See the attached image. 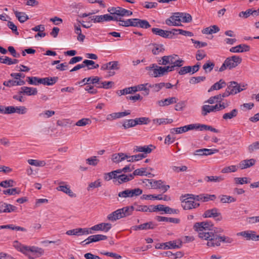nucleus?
<instances>
[{
	"label": "nucleus",
	"mask_w": 259,
	"mask_h": 259,
	"mask_svg": "<svg viewBox=\"0 0 259 259\" xmlns=\"http://www.w3.org/2000/svg\"><path fill=\"white\" fill-rule=\"evenodd\" d=\"M134 179V177L132 174H130L128 175H126L124 174H121L118 175V181L119 184H122L123 183H125L128 182Z\"/></svg>",
	"instance_id": "obj_34"
},
{
	"label": "nucleus",
	"mask_w": 259,
	"mask_h": 259,
	"mask_svg": "<svg viewBox=\"0 0 259 259\" xmlns=\"http://www.w3.org/2000/svg\"><path fill=\"white\" fill-rule=\"evenodd\" d=\"M179 15H181V16H180L181 21L184 23H189L192 20V16L188 13H180Z\"/></svg>",
	"instance_id": "obj_40"
},
{
	"label": "nucleus",
	"mask_w": 259,
	"mask_h": 259,
	"mask_svg": "<svg viewBox=\"0 0 259 259\" xmlns=\"http://www.w3.org/2000/svg\"><path fill=\"white\" fill-rule=\"evenodd\" d=\"M7 25L10 29H11L13 33L17 35H19V33L17 30V27L13 22L8 21Z\"/></svg>",
	"instance_id": "obj_55"
},
{
	"label": "nucleus",
	"mask_w": 259,
	"mask_h": 259,
	"mask_svg": "<svg viewBox=\"0 0 259 259\" xmlns=\"http://www.w3.org/2000/svg\"><path fill=\"white\" fill-rule=\"evenodd\" d=\"M58 80L57 76L53 77L39 78L36 76H28L26 78V81L29 84L34 85L43 84L45 85H52L56 83Z\"/></svg>",
	"instance_id": "obj_3"
},
{
	"label": "nucleus",
	"mask_w": 259,
	"mask_h": 259,
	"mask_svg": "<svg viewBox=\"0 0 259 259\" xmlns=\"http://www.w3.org/2000/svg\"><path fill=\"white\" fill-rule=\"evenodd\" d=\"M137 27H139L143 29H147L151 27V25L149 22L146 20H142L138 19L137 20Z\"/></svg>",
	"instance_id": "obj_37"
},
{
	"label": "nucleus",
	"mask_w": 259,
	"mask_h": 259,
	"mask_svg": "<svg viewBox=\"0 0 259 259\" xmlns=\"http://www.w3.org/2000/svg\"><path fill=\"white\" fill-rule=\"evenodd\" d=\"M136 125H137V122H136L135 119L125 120L122 124V126L125 130L135 126Z\"/></svg>",
	"instance_id": "obj_39"
},
{
	"label": "nucleus",
	"mask_w": 259,
	"mask_h": 259,
	"mask_svg": "<svg viewBox=\"0 0 259 259\" xmlns=\"http://www.w3.org/2000/svg\"><path fill=\"white\" fill-rule=\"evenodd\" d=\"M136 122H137V125L138 124H147L149 123L150 121V120L148 117H143L136 118L135 119Z\"/></svg>",
	"instance_id": "obj_58"
},
{
	"label": "nucleus",
	"mask_w": 259,
	"mask_h": 259,
	"mask_svg": "<svg viewBox=\"0 0 259 259\" xmlns=\"http://www.w3.org/2000/svg\"><path fill=\"white\" fill-rule=\"evenodd\" d=\"M220 31V28L217 25H212L203 29L202 32L204 34H212L217 33Z\"/></svg>",
	"instance_id": "obj_33"
},
{
	"label": "nucleus",
	"mask_w": 259,
	"mask_h": 259,
	"mask_svg": "<svg viewBox=\"0 0 259 259\" xmlns=\"http://www.w3.org/2000/svg\"><path fill=\"white\" fill-rule=\"evenodd\" d=\"M241 61L242 58L238 56L234 55L228 57L219 68V71L223 72L226 69L231 70L237 66Z\"/></svg>",
	"instance_id": "obj_4"
},
{
	"label": "nucleus",
	"mask_w": 259,
	"mask_h": 259,
	"mask_svg": "<svg viewBox=\"0 0 259 259\" xmlns=\"http://www.w3.org/2000/svg\"><path fill=\"white\" fill-rule=\"evenodd\" d=\"M14 14L18 21L21 23L25 22L29 19L28 16L25 12L14 11Z\"/></svg>",
	"instance_id": "obj_29"
},
{
	"label": "nucleus",
	"mask_w": 259,
	"mask_h": 259,
	"mask_svg": "<svg viewBox=\"0 0 259 259\" xmlns=\"http://www.w3.org/2000/svg\"><path fill=\"white\" fill-rule=\"evenodd\" d=\"M92 21L94 23L102 22L103 21H109L113 20H116L115 16H110L109 14H105L104 15L95 16L93 17H90Z\"/></svg>",
	"instance_id": "obj_13"
},
{
	"label": "nucleus",
	"mask_w": 259,
	"mask_h": 259,
	"mask_svg": "<svg viewBox=\"0 0 259 259\" xmlns=\"http://www.w3.org/2000/svg\"><path fill=\"white\" fill-rule=\"evenodd\" d=\"M250 50V47L246 44H240L237 46L232 47L230 51L232 53H243L248 52Z\"/></svg>",
	"instance_id": "obj_18"
},
{
	"label": "nucleus",
	"mask_w": 259,
	"mask_h": 259,
	"mask_svg": "<svg viewBox=\"0 0 259 259\" xmlns=\"http://www.w3.org/2000/svg\"><path fill=\"white\" fill-rule=\"evenodd\" d=\"M134 210L133 206H126L122 208L118 209L107 216L108 220L114 222L122 218H125L131 215Z\"/></svg>",
	"instance_id": "obj_2"
},
{
	"label": "nucleus",
	"mask_w": 259,
	"mask_h": 259,
	"mask_svg": "<svg viewBox=\"0 0 259 259\" xmlns=\"http://www.w3.org/2000/svg\"><path fill=\"white\" fill-rule=\"evenodd\" d=\"M255 159L251 158L250 159H245L242 160L239 164V166L241 169L249 168L255 164Z\"/></svg>",
	"instance_id": "obj_20"
},
{
	"label": "nucleus",
	"mask_w": 259,
	"mask_h": 259,
	"mask_svg": "<svg viewBox=\"0 0 259 259\" xmlns=\"http://www.w3.org/2000/svg\"><path fill=\"white\" fill-rule=\"evenodd\" d=\"M214 65L213 62L208 61L203 65V69L205 70L206 73L210 72L212 70Z\"/></svg>",
	"instance_id": "obj_46"
},
{
	"label": "nucleus",
	"mask_w": 259,
	"mask_h": 259,
	"mask_svg": "<svg viewBox=\"0 0 259 259\" xmlns=\"http://www.w3.org/2000/svg\"><path fill=\"white\" fill-rule=\"evenodd\" d=\"M119 65L118 61H111L108 62V70H118Z\"/></svg>",
	"instance_id": "obj_62"
},
{
	"label": "nucleus",
	"mask_w": 259,
	"mask_h": 259,
	"mask_svg": "<svg viewBox=\"0 0 259 259\" xmlns=\"http://www.w3.org/2000/svg\"><path fill=\"white\" fill-rule=\"evenodd\" d=\"M3 192L5 195H14L16 194H19L20 193V190L18 188H15L3 190Z\"/></svg>",
	"instance_id": "obj_45"
},
{
	"label": "nucleus",
	"mask_w": 259,
	"mask_h": 259,
	"mask_svg": "<svg viewBox=\"0 0 259 259\" xmlns=\"http://www.w3.org/2000/svg\"><path fill=\"white\" fill-rule=\"evenodd\" d=\"M87 163L93 166H96L99 162V160L97 158L96 156H92L86 159Z\"/></svg>",
	"instance_id": "obj_61"
},
{
	"label": "nucleus",
	"mask_w": 259,
	"mask_h": 259,
	"mask_svg": "<svg viewBox=\"0 0 259 259\" xmlns=\"http://www.w3.org/2000/svg\"><path fill=\"white\" fill-rule=\"evenodd\" d=\"M208 125L200 124V123H195V124H191V130H198L200 131H207Z\"/></svg>",
	"instance_id": "obj_42"
},
{
	"label": "nucleus",
	"mask_w": 259,
	"mask_h": 259,
	"mask_svg": "<svg viewBox=\"0 0 259 259\" xmlns=\"http://www.w3.org/2000/svg\"><path fill=\"white\" fill-rule=\"evenodd\" d=\"M234 181L236 185H243L244 184H248L250 182L248 181V178L247 177H236L234 179Z\"/></svg>",
	"instance_id": "obj_59"
},
{
	"label": "nucleus",
	"mask_w": 259,
	"mask_h": 259,
	"mask_svg": "<svg viewBox=\"0 0 259 259\" xmlns=\"http://www.w3.org/2000/svg\"><path fill=\"white\" fill-rule=\"evenodd\" d=\"M135 92L137 91H143L145 92V95L149 94V89L147 88L146 85L145 84H139L137 86H134Z\"/></svg>",
	"instance_id": "obj_44"
},
{
	"label": "nucleus",
	"mask_w": 259,
	"mask_h": 259,
	"mask_svg": "<svg viewBox=\"0 0 259 259\" xmlns=\"http://www.w3.org/2000/svg\"><path fill=\"white\" fill-rule=\"evenodd\" d=\"M194 230L198 233V237L207 241L206 245L209 247H219L221 243H232L233 239L225 235L221 236L224 230L221 228L214 227L211 222H202L194 225Z\"/></svg>",
	"instance_id": "obj_1"
},
{
	"label": "nucleus",
	"mask_w": 259,
	"mask_h": 259,
	"mask_svg": "<svg viewBox=\"0 0 259 259\" xmlns=\"http://www.w3.org/2000/svg\"><path fill=\"white\" fill-rule=\"evenodd\" d=\"M178 57L177 55L164 56L158 61L159 65L166 66L167 64H172L174 59Z\"/></svg>",
	"instance_id": "obj_17"
},
{
	"label": "nucleus",
	"mask_w": 259,
	"mask_h": 259,
	"mask_svg": "<svg viewBox=\"0 0 259 259\" xmlns=\"http://www.w3.org/2000/svg\"><path fill=\"white\" fill-rule=\"evenodd\" d=\"M28 163L35 166H44L46 165V162L44 160H38L35 159H29Z\"/></svg>",
	"instance_id": "obj_43"
},
{
	"label": "nucleus",
	"mask_w": 259,
	"mask_h": 259,
	"mask_svg": "<svg viewBox=\"0 0 259 259\" xmlns=\"http://www.w3.org/2000/svg\"><path fill=\"white\" fill-rule=\"evenodd\" d=\"M107 239V237L106 235L97 234L89 236L87 239L82 241V243L85 242V245H88L92 242H95L101 240H104Z\"/></svg>",
	"instance_id": "obj_14"
},
{
	"label": "nucleus",
	"mask_w": 259,
	"mask_h": 259,
	"mask_svg": "<svg viewBox=\"0 0 259 259\" xmlns=\"http://www.w3.org/2000/svg\"><path fill=\"white\" fill-rule=\"evenodd\" d=\"M191 124L185 125L182 127L172 128L170 130L172 134H180L191 130Z\"/></svg>",
	"instance_id": "obj_23"
},
{
	"label": "nucleus",
	"mask_w": 259,
	"mask_h": 259,
	"mask_svg": "<svg viewBox=\"0 0 259 259\" xmlns=\"http://www.w3.org/2000/svg\"><path fill=\"white\" fill-rule=\"evenodd\" d=\"M112 225L110 223H102L98 224L97 225H94L90 228V231H103L105 232H107L111 228Z\"/></svg>",
	"instance_id": "obj_12"
},
{
	"label": "nucleus",
	"mask_w": 259,
	"mask_h": 259,
	"mask_svg": "<svg viewBox=\"0 0 259 259\" xmlns=\"http://www.w3.org/2000/svg\"><path fill=\"white\" fill-rule=\"evenodd\" d=\"M256 150H259V142H255L248 147V150L249 153H252Z\"/></svg>",
	"instance_id": "obj_64"
},
{
	"label": "nucleus",
	"mask_w": 259,
	"mask_h": 259,
	"mask_svg": "<svg viewBox=\"0 0 259 259\" xmlns=\"http://www.w3.org/2000/svg\"><path fill=\"white\" fill-rule=\"evenodd\" d=\"M91 123V120L89 118H84L77 121L75 125L78 126H83Z\"/></svg>",
	"instance_id": "obj_49"
},
{
	"label": "nucleus",
	"mask_w": 259,
	"mask_h": 259,
	"mask_svg": "<svg viewBox=\"0 0 259 259\" xmlns=\"http://www.w3.org/2000/svg\"><path fill=\"white\" fill-rule=\"evenodd\" d=\"M203 194H201L199 195H194L192 194H186L184 195H182V197L185 198L186 197L189 196V198H191L194 200L196 201H202Z\"/></svg>",
	"instance_id": "obj_57"
},
{
	"label": "nucleus",
	"mask_w": 259,
	"mask_h": 259,
	"mask_svg": "<svg viewBox=\"0 0 259 259\" xmlns=\"http://www.w3.org/2000/svg\"><path fill=\"white\" fill-rule=\"evenodd\" d=\"M1 113L9 114L15 113V109L14 106H7L3 107V109L1 108Z\"/></svg>",
	"instance_id": "obj_51"
},
{
	"label": "nucleus",
	"mask_w": 259,
	"mask_h": 259,
	"mask_svg": "<svg viewBox=\"0 0 259 259\" xmlns=\"http://www.w3.org/2000/svg\"><path fill=\"white\" fill-rule=\"evenodd\" d=\"M205 181L209 182L219 183L224 180L223 176H205L204 178Z\"/></svg>",
	"instance_id": "obj_32"
},
{
	"label": "nucleus",
	"mask_w": 259,
	"mask_h": 259,
	"mask_svg": "<svg viewBox=\"0 0 259 259\" xmlns=\"http://www.w3.org/2000/svg\"><path fill=\"white\" fill-rule=\"evenodd\" d=\"M149 46L150 47L152 54L154 55H158L160 53H163L165 51L164 47L162 44L151 43Z\"/></svg>",
	"instance_id": "obj_16"
},
{
	"label": "nucleus",
	"mask_w": 259,
	"mask_h": 259,
	"mask_svg": "<svg viewBox=\"0 0 259 259\" xmlns=\"http://www.w3.org/2000/svg\"><path fill=\"white\" fill-rule=\"evenodd\" d=\"M116 9H117L116 15L119 16H130L132 15L133 12L130 10H127L125 9L122 8L120 7H117Z\"/></svg>",
	"instance_id": "obj_31"
},
{
	"label": "nucleus",
	"mask_w": 259,
	"mask_h": 259,
	"mask_svg": "<svg viewBox=\"0 0 259 259\" xmlns=\"http://www.w3.org/2000/svg\"><path fill=\"white\" fill-rule=\"evenodd\" d=\"M146 170L147 168L145 167L137 169L134 170L132 175H133L134 178L135 176H147Z\"/></svg>",
	"instance_id": "obj_48"
},
{
	"label": "nucleus",
	"mask_w": 259,
	"mask_h": 259,
	"mask_svg": "<svg viewBox=\"0 0 259 259\" xmlns=\"http://www.w3.org/2000/svg\"><path fill=\"white\" fill-rule=\"evenodd\" d=\"M206 77L205 76L192 77L190 79L189 82L191 84H196L204 81Z\"/></svg>",
	"instance_id": "obj_56"
},
{
	"label": "nucleus",
	"mask_w": 259,
	"mask_h": 259,
	"mask_svg": "<svg viewBox=\"0 0 259 259\" xmlns=\"http://www.w3.org/2000/svg\"><path fill=\"white\" fill-rule=\"evenodd\" d=\"M143 191L140 188L134 189H126L124 191L120 192L118 196L119 197L127 198L138 196L142 194Z\"/></svg>",
	"instance_id": "obj_9"
},
{
	"label": "nucleus",
	"mask_w": 259,
	"mask_h": 259,
	"mask_svg": "<svg viewBox=\"0 0 259 259\" xmlns=\"http://www.w3.org/2000/svg\"><path fill=\"white\" fill-rule=\"evenodd\" d=\"M99 83L102 84V85H97V88H104L105 89H111L112 85L114 84V82L113 81H102L100 82Z\"/></svg>",
	"instance_id": "obj_54"
},
{
	"label": "nucleus",
	"mask_w": 259,
	"mask_h": 259,
	"mask_svg": "<svg viewBox=\"0 0 259 259\" xmlns=\"http://www.w3.org/2000/svg\"><path fill=\"white\" fill-rule=\"evenodd\" d=\"M238 111L236 109H233L230 112L226 113L223 115V118L225 120L231 119L237 116Z\"/></svg>",
	"instance_id": "obj_36"
},
{
	"label": "nucleus",
	"mask_w": 259,
	"mask_h": 259,
	"mask_svg": "<svg viewBox=\"0 0 259 259\" xmlns=\"http://www.w3.org/2000/svg\"><path fill=\"white\" fill-rule=\"evenodd\" d=\"M128 162H134L142 159L143 158L146 157V155L144 154H138L133 156H128Z\"/></svg>",
	"instance_id": "obj_41"
},
{
	"label": "nucleus",
	"mask_w": 259,
	"mask_h": 259,
	"mask_svg": "<svg viewBox=\"0 0 259 259\" xmlns=\"http://www.w3.org/2000/svg\"><path fill=\"white\" fill-rule=\"evenodd\" d=\"M128 158V155L123 153H115L112 155V160L115 163H119Z\"/></svg>",
	"instance_id": "obj_25"
},
{
	"label": "nucleus",
	"mask_w": 259,
	"mask_h": 259,
	"mask_svg": "<svg viewBox=\"0 0 259 259\" xmlns=\"http://www.w3.org/2000/svg\"><path fill=\"white\" fill-rule=\"evenodd\" d=\"M221 215V213L218 212V209L216 208L207 210L203 214L204 218H216Z\"/></svg>",
	"instance_id": "obj_24"
},
{
	"label": "nucleus",
	"mask_w": 259,
	"mask_h": 259,
	"mask_svg": "<svg viewBox=\"0 0 259 259\" xmlns=\"http://www.w3.org/2000/svg\"><path fill=\"white\" fill-rule=\"evenodd\" d=\"M182 206L185 210H189L193 208H196L200 206V204L194 202V200L189 198V196L185 198L181 197Z\"/></svg>",
	"instance_id": "obj_8"
},
{
	"label": "nucleus",
	"mask_w": 259,
	"mask_h": 259,
	"mask_svg": "<svg viewBox=\"0 0 259 259\" xmlns=\"http://www.w3.org/2000/svg\"><path fill=\"white\" fill-rule=\"evenodd\" d=\"M56 189L58 191L64 192L71 197H76V194L71 190L70 186L68 185L59 186L57 187Z\"/></svg>",
	"instance_id": "obj_22"
},
{
	"label": "nucleus",
	"mask_w": 259,
	"mask_h": 259,
	"mask_svg": "<svg viewBox=\"0 0 259 259\" xmlns=\"http://www.w3.org/2000/svg\"><path fill=\"white\" fill-rule=\"evenodd\" d=\"M151 147H155L152 145H149L148 146H136L134 149V152H144V154L150 153L152 152V149Z\"/></svg>",
	"instance_id": "obj_21"
},
{
	"label": "nucleus",
	"mask_w": 259,
	"mask_h": 259,
	"mask_svg": "<svg viewBox=\"0 0 259 259\" xmlns=\"http://www.w3.org/2000/svg\"><path fill=\"white\" fill-rule=\"evenodd\" d=\"M1 229H9L12 230L21 231H26V229L24 228L21 227L19 226H16L13 224L7 225H1Z\"/></svg>",
	"instance_id": "obj_38"
},
{
	"label": "nucleus",
	"mask_w": 259,
	"mask_h": 259,
	"mask_svg": "<svg viewBox=\"0 0 259 259\" xmlns=\"http://www.w3.org/2000/svg\"><path fill=\"white\" fill-rule=\"evenodd\" d=\"M17 210V208L10 204L4 203L1 205V212H15Z\"/></svg>",
	"instance_id": "obj_26"
},
{
	"label": "nucleus",
	"mask_w": 259,
	"mask_h": 259,
	"mask_svg": "<svg viewBox=\"0 0 259 259\" xmlns=\"http://www.w3.org/2000/svg\"><path fill=\"white\" fill-rule=\"evenodd\" d=\"M173 122V120L172 119L168 118H155L153 120V122L154 124H157L158 125L161 124H166L171 123Z\"/></svg>",
	"instance_id": "obj_35"
},
{
	"label": "nucleus",
	"mask_w": 259,
	"mask_h": 259,
	"mask_svg": "<svg viewBox=\"0 0 259 259\" xmlns=\"http://www.w3.org/2000/svg\"><path fill=\"white\" fill-rule=\"evenodd\" d=\"M170 168L173 171L175 172H179L181 171H187L188 167L185 165H183L180 167L176 166H170Z\"/></svg>",
	"instance_id": "obj_63"
},
{
	"label": "nucleus",
	"mask_w": 259,
	"mask_h": 259,
	"mask_svg": "<svg viewBox=\"0 0 259 259\" xmlns=\"http://www.w3.org/2000/svg\"><path fill=\"white\" fill-rule=\"evenodd\" d=\"M178 99L175 97H169L164 99L159 100L157 102V104L160 107L167 106L169 105L176 103Z\"/></svg>",
	"instance_id": "obj_15"
},
{
	"label": "nucleus",
	"mask_w": 259,
	"mask_h": 259,
	"mask_svg": "<svg viewBox=\"0 0 259 259\" xmlns=\"http://www.w3.org/2000/svg\"><path fill=\"white\" fill-rule=\"evenodd\" d=\"M148 181H150V183L152 188L153 189H159L161 187V184H163V181L161 180L154 181L152 180H147Z\"/></svg>",
	"instance_id": "obj_52"
},
{
	"label": "nucleus",
	"mask_w": 259,
	"mask_h": 259,
	"mask_svg": "<svg viewBox=\"0 0 259 259\" xmlns=\"http://www.w3.org/2000/svg\"><path fill=\"white\" fill-rule=\"evenodd\" d=\"M13 246L19 251L22 252V253L27 255L28 252H32L38 253L40 255H41L44 253V250L38 247L35 246H28L26 245H24L20 243H19L17 241H15L14 242Z\"/></svg>",
	"instance_id": "obj_5"
},
{
	"label": "nucleus",
	"mask_w": 259,
	"mask_h": 259,
	"mask_svg": "<svg viewBox=\"0 0 259 259\" xmlns=\"http://www.w3.org/2000/svg\"><path fill=\"white\" fill-rule=\"evenodd\" d=\"M77 232V236H80L84 234H92L93 232L90 231V228H76Z\"/></svg>",
	"instance_id": "obj_53"
},
{
	"label": "nucleus",
	"mask_w": 259,
	"mask_h": 259,
	"mask_svg": "<svg viewBox=\"0 0 259 259\" xmlns=\"http://www.w3.org/2000/svg\"><path fill=\"white\" fill-rule=\"evenodd\" d=\"M145 69L149 71V75L151 77H158L164 75L163 67L159 66L156 64H152L146 67Z\"/></svg>",
	"instance_id": "obj_6"
},
{
	"label": "nucleus",
	"mask_w": 259,
	"mask_h": 259,
	"mask_svg": "<svg viewBox=\"0 0 259 259\" xmlns=\"http://www.w3.org/2000/svg\"><path fill=\"white\" fill-rule=\"evenodd\" d=\"M180 12L175 13L165 21V23L168 26H182L181 23Z\"/></svg>",
	"instance_id": "obj_10"
},
{
	"label": "nucleus",
	"mask_w": 259,
	"mask_h": 259,
	"mask_svg": "<svg viewBox=\"0 0 259 259\" xmlns=\"http://www.w3.org/2000/svg\"><path fill=\"white\" fill-rule=\"evenodd\" d=\"M211 112H213L212 105H204L202 107L201 114L203 116H206Z\"/></svg>",
	"instance_id": "obj_47"
},
{
	"label": "nucleus",
	"mask_w": 259,
	"mask_h": 259,
	"mask_svg": "<svg viewBox=\"0 0 259 259\" xmlns=\"http://www.w3.org/2000/svg\"><path fill=\"white\" fill-rule=\"evenodd\" d=\"M165 244L166 245L164 247V249L180 248L182 246V242L181 241H179V244H177V241L175 240L165 242Z\"/></svg>",
	"instance_id": "obj_28"
},
{
	"label": "nucleus",
	"mask_w": 259,
	"mask_h": 259,
	"mask_svg": "<svg viewBox=\"0 0 259 259\" xmlns=\"http://www.w3.org/2000/svg\"><path fill=\"white\" fill-rule=\"evenodd\" d=\"M247 84H240L236 81H231L229 83L227 88L231 95H236L242 91L245 90Z\"/></svg>",
	"instance_id": "obj_7"
},
{
	"label": "nucleus",
	"mask_w": 259,
	"mask_h": 259,
	"mask_svg": "<svg viewBox=\"0 0 259 259\" xmlns=\"http://www.w3.org/2000/svg\"><path fill=\"white\" fill-rule=\"evenodd\" d=\"M237 170V167L236 165L226 166L221 170V172L224 174L235 172Z\"/></svg>",
	"instance_id": "obj_50"
},
{
	"label": "nucleus",
	"mask_w": 259,
	"mask_h": 259,
	"mask_svg": "<svg viewBox=\"0 0 259 259\" xmlns=\"http://www.w3.org/2000/svg\"><path fill=\"white\" fill-rule=\"evenodd\" d=\"M100 78L98 76H94V77H90L89 78H84L80 82H79V84L83 83L84 84H95L98 83L99 84Z\"/></svg>",
	"instance_id": "obj_30"
},
{
	"label": "nucleus",
	"mask_w": 259,
	"mask_h": 259,
	"mask_svg": "<svg viewBox=\"0 0 259 259\" xmlns=\"http://www.w3.org/2000/svg\"><path fill=\"white\" fill-rule=\"evenodd\" d=\"M226 83L222 79H220L219 81L214 83L210 88L208 90V92H210L213 90H219L226 87Z\"/></svg>",
	"instance_id": "obj_27"
},
{
	"label": "nucleus",
	"mask_w": 259,
	"mask_h": 259,
	"mask_svg": "<svg viewBox=\"0 0 259 259\" xmlns=\"http://www.w3.org/2000/svg\"><path fill=\"white\" fill-rule=\"evenodd\" d=\"M237 236H241L247 240L259 241V235H256L253 231H242L237 234Z\"/></svg>",
	"instance_id": "obj_11"
},
{
	"label": "nucleus",
	"mask_w": 259,
	"mask_h": 259,
	"mask_svg": "<svg viewBox=\"0 0 259 259\" xmlns=\"http://www.w3.org/2000/svg\"><path fill=\"white\" fill-rule=\"evenodd\" d=\"M20 93L24 95L34 96L37 95V90L35 88L22 87L20 88Z\"/></svg>",
	"instance_id": "obj_19"
},
{
	"label": "nucleus",
	"mask_w": 259,
	"mask_h": 259,
	"mask_svg": "<svg viewBox=\"0 0 259 259\" xmlns=\"http://www.w3.org/2000/svg\"><path fill=\"white\" fill-rule=\"evenodd\" d=\"M236 200V199L235 198L227 195H222L221 198V202L223 203L235 202Z\"/></svg>",
	"instance_id": "obj_60"
}]
</instances>
